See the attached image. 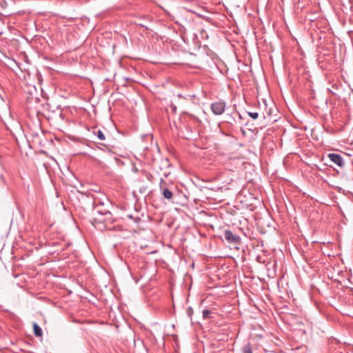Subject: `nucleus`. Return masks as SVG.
<instances>
[{"label":"nucleus","mask_w":353,"mask_h":353,"mask_svg":"<svg viewBox=\"0 0 353 353\" xmlns=\"http://www.w3.org/2000/svg\"><path fill=\"white\" fill-rule=\"evenodd\" d=\"M93 214L94 216L91 221V223L94 227H99V224L112 221V214L108 210L102 212L97 208H94Z\"/></svg>","instance_id":"obj_1"},{"label":"nucleus","mask_w":353,"mask_h":353,"mask_svg":"<svg viewBox=\"0 0 353 353\" xmlns=\"http://www.w3.org/2000/svg\"><path fill=\"white\" fill-rule=\"evenodd\" d=\"M159 188L163 196L168 199L171 200L173 197V193L170 188L166 184L163 179H161L159 183Z\"/></svg>","instance_id":"obj_2"},{"label":"nucleus","mask_w":353,"mask_h":353,"mask_svg":"<svg viewBox=\"0 0 353 353\" xmlns=\"http://www.w3.org/2000/svg\"><path fill=\"white\" fill-rule=\"evenodd\" d=\"M226 103L223 101H215L210 105V109L214 114L221 115L225 110Z\"/></svg>","instance_id":"obj_3"},{"label":"nucleus","mask_w":353,"mask_h":353,"mask_svg":"<svg viewBox=\"0 0 353 353\" xmlns=\"http://www.w3.org/2000/svg\"><path fill=\"white\" fill-rule=\"evenodd\" d=\"M224 237L228 243L238 245L241 242V238L239 235L234 234L231 230H226L224 232Z\"/></svg>","instance_id":"obj_4"},{"label":"nucleus","mask_w":353,"mask_h":353,"mask_svg":"<svg viewBox=\"0 0 353 353\" xmlns=\"http://www.w3.org/2000/svg\"><path fill=\"white\" fill-rule=\"evenodd\" d=\"M328 158L331 161L336 164L341 168H343L345 165V161L341 155L336 153H330L327 155Z\"/></svg>","instance_id":"obj_5"},{"label":"nucleus","mask_w":353,"mask_h":353,"mask_svg":"<svg viewBox=\"0 0 353 353\" xmlns=\"http://www.w3.org/2000/svg\"><path fill=\"white\" fill-rule=\"evenodd\" d=\"M33 330H34V334L36 336H42V330L36 323H34V324H33Z\"/></svg>","instance_id":"obj_6"},{"label":"nucleus","mask_w":353,"mask_h":353,"mask_svg":"<svg viewBox=\"0 0 353 353\" xmlns=\"http://www.w3.org/2000/svg\"><path fill=\"white\" fill-rule=\"evenodd\" d=\"M93 133L94 134H96L97 136V137L100 139V140H105V134H103V132L101 130H98L97 131H93Z\"/></svg>","instance_id":"obj_7"},{"label":"nucleus","mask_w":353,"mask_h":353,"mask_svg":"<svg viewBox=\"0 0 353 353\" xmlns=\"http://www.w3.org/2000/svg\"><path fill=\"white\" fill-rule=\"evenodd\" d=\"M243 353H252V345H250V343L246 344L243 347Z\"/></svg>","instance_id":"obj_8"},{"label":"nucleus","mask_w":353,"mask_h":353,"mask_svg":"<svg viewBox=\"0 0 353 353\" xmlns=\"http://www.w3.org/2000/svg\"><path fill=\"white\" fill-rule=\"evenodd\" d=\"M211 314V311L209 310H204L202 312L203 318V319H208L210 317V314Z\"/></svg>","instance_id":"obj_9"},{"label":"nucleus","mask_w":353,"mask_h":353,"mask_svg":"<svg viewBox=\"0 0 353 353\" xmlns=\"http://www.w3.org/2000/svg\"><path fill=\"white\" fill-rule=\"evenodd\" d=\"M100 145L103 147V148L98 147L100 150H101L103 151H108V152L111 151V150L108 145L103 144V143H100Z\"/></svg>","instance_id":"obj_10"},{"label":"nucleus","mask_w":353,"mask_h":353,"mask_svg":"<svg viewBox=\"0 0 353 353\" xmlns=\"http://www.w3.org/2000/svg\"><path fill=\"white\" fill-rule=\"evenodd\" d=\"M248 114L253 119H256L259 117L258 112H248Z\"/></svg>","instance_id":"obj_11"},{"label":"nucleus","mask_w":353,"mask_h":353,"mask_svg":"<svg viewBox=\"0 0 353 353\" xmlns=\"http://www.w3.org/2000/svg\"><path fill=\"white\" fill-rule=\"evenodd\" d=\"M161 162L164 167H166V168L170 167V163H169L168 159H162L161 160Z\"/></svg>","instance_id":"obj_12"},{"label":"nucleus","mask_w":353,"mask_h":353,"mask_svg":"<svg viewBox=\"0 0 353 353\" xmlns=\"http://www.w3.org/2000/svg\"><path fill=\"white\" fill-rule=\"evenodd\" d=\"M143 172H144L146 178L148 179V181H152V179H153V176L148 172L144 171Z\"/></svg>","instance_id":"obj_13"},{"label":"nucleus","mask_w":353,"mask_h":353,"mask_svg":"<svg viewBox=\"0 0 353 353\" xmlns=\"http://www.w3.org/2000/svg\"><path fill=\"white\" fill-rule=\"evenodd\" d=\"M193 312L192 310L191 307H190L188 310V314L190 316L191 314Z\"/></svg>","instance_id":"obj_14"},{"label":"nucleus","mask_w":353,"mask_h":353,"mask_svg":"<svg viewBox=\"0 0 353 353\" xmlns=\"http://www.w3.org/2000/svg\"><path fill=\"white\" fill-rule=\"evenodd\" d=\"M177 97H178L179 98H183V99H187V97H183L181 94H177Z\"/></svg>","instance_id":"obj_15"},{"label":"nucleus","mask_w":353,"mask_h":353,"mask_svg":"<svg viewBox=\"0 0 353 353\" xmlns=\"http://www.w3.org/2000/svg\"><path fill=\"white\" fill-rule=\"evenodd\" d=\"M176 106H174V107H173V110H176Z\"/></svg>","instance_id":"obj_16"}]
</instances>
